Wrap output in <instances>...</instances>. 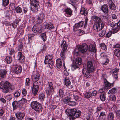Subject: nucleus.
<instances>
[{
  "mask_svg": "<svg viewBox=\"0 0 120 120\" xmlns=\"http://www.w3.org/2000/svg\"><path fill=\"white\" fill-rule=\"evenodd\" d=\"M99 117L100 118H102L103 120H108L106 117L105 113L103 111H102L101 112Z\"/></svg>",
  "mask_w": 120,
  "mask_h": 120,
  "instance_id": "nucleus-29",
  "label": "nucleus"
},
{
  "mask_svg": "<svg viewBox=\"0 0 120 120\" xmlns=\"http://www.w3.org/2000/svg\"><path fill=\"white\" fill-rule=\"evenodd\" d=\"M16 117L18 119H22L25 116L24 114L22 112H19L16 115Z\"/></svg>",
  "mask_w": 120,
  "mask_h": 120,
  "instance_id": "nucleus-28",
  "label": "nucleus"
},
{
  "mask_svg": "<svg viewBox=\"0 0 120 120\" xmlns=\"http://www.w3.org/2000/svg\"><path fill=\"white\" fill-rule=\"evenodd\" d=\"M70 100V98L69 97H67L64 98L63 100V102L64 103H68Z\"/></svg>",
  "mask_w": 120,
  "mask_h": 120,
  "instance_id": "nucleus-41",
  "label": "nucleus"
},
{
  "mask_svg": "<svg viewBox=\"0 0 120 120\" xmlns=\"http://www.w3.org/2000/svg\"><path fill=\"white\" fill-rule=\"evenodd\" d=\"M13 14V11L10 10H8L6 12V16L10 17Z\"/></svg>",
  "mask_w": 120,
  "mask_h": 120,
  "instance_id": "nucleus-40",
  "label": "nucleus"
},
{
  "mask_svg": "<svg viewBox=\"0 0 120 120\" xmlns=\"http://www.w3.org/2000/svg\"><path fill=\"white\" fill-rule=\"evenodd\" d=\"M46 92L49 98H51L52 95L54 92L53 85L51 82H49L45 87Z\"/></svg>",
  "mask_w": 120,
  "mask_h": 120,
  "instance_id": "nucleus-4",
  "label": "nucleus"
},
{
  "mask_svg": "<svg viewBox=\"0 0 120 120\" xmlns=\"http://www.w3.org/2000/svg\"><path fill=\"white\" fill-rule=\"evenodd\" d=\"M30 2L32 6L39 5V3L37 0H30Z\"/></svg>",
  "mask_w": 120,
  "mask_h": 120,
  "instance_id": "nucleus-32",
  "label": "nucleus"
},
{
  "mask_svg": "<svg viewBox=\"0 0 120 120\" xmlns=\"http://www.w3.org/2000/svg\"><path fill=\"white\" fill-rule=\"evenodd\" d=\"M20 104L22 105V106L24 104H26L27 102V100L24 98H22L21 100L19 101Z\"/></svg>",
  "mask_w": 120,
  "mask_h": 120,
  "instance_id": "nucleus-36",
  "label": "nucleus"
},
{
  "mask_svg": "<svg viewBox=\"0 0 120 120\" xmlns=\"http://www.w3.org/2000/svg\"><path fill=\"white\" fill-rule=\"evenodd\" d=\"M52 55H48L45 56L44 60V63L45 64H49V66L51 67L53 66V62L52 60Z\"/></svg>",
  "mask_w": 120,
  "mask_h": 120,
  "instance_id": "nucleus-7",
  "label": "nucleus"
},
{
  "mask_svg": "<svg viewBox=\"0 0 120 120\" xmlns=\"http://www.w3.org/2000/svg\"><path fill=\"white\" fill-rule=\"evenodd\" d=\"M7 71L4 69H1L0 70V78H3L5 77L6 76Z\"/></svg>",
  "mask_w": 120,
  "mask_h": 120,
  "instance_id": "nucleus-20",
  "label": "nucleus"
},
{
  "mask_svg": "<svg viewBox=\"0 0 120 120\" xmlns=\"http://www.w3.org/2000/svg\"><path fill=\"white\" fill-rule=\"evenodd\" d=\"M61 60L59 58L56 61V65L57 67L59 68H60L62 65Z\"/></svg>",
  "mask_w": 120,
  "mask_h": 120,
  "instance_id": "nucleus-25",
  "label": "nucleus"
},
{
  "mask_svg": "<svg viewBox=\"0 0 120 120\" xmlns=\"http://www.w3.org/2000/svg\"><path fill=\"white\" fill-rule=\"evenodd\" d=\"M108 5L110 9L113 10L116 9V7L115 4L111 0H110L108 2Z\"/></svg>",
  "mask_w": 120,
  "mask_h": 120,
  "instance_id": "nucleus-15",
  "label": "nucleus"
},
{
  "mask_svg": "<svg viewBox=\"0 0 120 120\" xmlns=\"http://www.w3.org/2000/svg\"><path fill=\"white\" fill-rule=\"evenodd\" d=\"M100 46L101 49H102L106 50L107 49V47L104 43H102L100 44Z\"/></svg>",
  "mask_w": 120,
  "mask_h": 120,
  "instance_id": "nucleus-42",
  "label": "nucleus"
},
{
  "mask_svg": "<svg viewBox=\"0 0 120 120\" xmlns=\"http://www.w3.org/2000/svg\"><path fill=\"white\" fill-rule=\"evenodd\" d=\"M40 77V75L38 73L33 75L32 76V78L35 81L33 83L32 88V92L34 96L36 95L38 91L39 86L38 82H36L38 81Z\"/></svg>",
  "mask_w": 120,
  "mask_h": 120,
  "instance_id": "nucleus-2",
  "label": "nucleus"
},
{
  "mask_svg": "<svg viewBox=\"0 0 120 120\" xmlns=\"http://www.w3.org/2000/svg\"><path fill=\"white\" fill-rule=\"evenodd\" d=\"M116 117L117 119H120V111L118 110L116 112Z\"/></svg>",
  "mask_w": 120,
  "mask_h": 120,
  "instance_id": "nucleus-51",
  "label": "nucleus"
},
{
  "mask_svg": "<svg viewBox=\"0 0 120 120\" xmlns=\"http://www.w3.org/2000/svg\"><path fill=\"white\" fill-rule=\"evenodd\" d=\"M65 84L67 86H68L70 84V80L67 78H66L65 79Z\"/></svg>",
  "mask_w": 120,
  "mask_h": 120,
  "instance_id": "nucleus-46",
  "label": "nucleus"
},
{
  "mask_svg": "<svg viewBox=\"0 0 120 120\" xmlns=\"http://www.w3.org/2000/svg\"><path fill=\"white\" fill-rule=\"evenodd\" d=\"M39 5L32 6L31 9L32 11L35 12H37L38 11V6Z\"/></svg>",
  "mask_w": 120,
  "mask_h": 120,
  "instance_id": "nucleus-34",
  "label": "nucleus"
},
{
  "mask_svg": "<svg viewBox=\"0 0 120 120\" xmlns=\"http://www.w3.org/2000/svg\"><path fill=\"white\" fill-rule=\"evenodd\" d=\"M65 112L67 115V117H69L70 120H73L74 119L79 117L80 116L81 113L80 111L77 110L75 108L67 109Z\"/></svg>",
  "mask_w": 120,
  "mask_h": 120,
  "instance_id": "nucleus-1",
  "label": "nucleus"
},
{
  "mask_svg": "<svg viewBox=\"0 0 120 120\" xmlns=\"http://www.w3.org/2000/svg\"><path fill=\"white\" fill-rule=\"evenodd\" d=\"M88 49L87 45L86 44H84L80 46L79 47L76 48L74 50L73 53L77 56L80 52L81 53H85L87 51Z\"/></svg>",
  "mask_w": 120,
  "mask_h": 120,
  "instance_id": "nucleus-3",
  "label": "nucleus"
},
{
  "mask_svg": "<svg viewBox=\"0 0 120 120\" xmlns=\"http://www.w3.org/2000/svg\"><path fill=\"white\" fill-rule=\"evenodd\" d=\"M82 63V61L81 58L79 57L75 59L74 63L79 66Z\"/></svg>",
  "mask_w": 120,
  "mask_h": 120,
  "instance_id": "nucleus-26",
  "label": "nucleus"
},
{
  "mask_svg": "<svg viewBox=\"0 0 120 120\" xmlns=\"http://www.w3.org/2000/svg\"><path fill=\"white\" fill-rule=\"evenodd\" d=\"M101 10L105 13H107L108 11V7L106 4H105L101 6Z\"/></svg>",
  "mask_w": 120,
  "mask_h": 120,
  "instance_id": "nucleus-18",
  "label": "nucleus"
},
{
  "mask_svg": "<svg viewBox=\"0 0 120 120\" xmlns=\"http://www.w3.org/2000/svg\"><path fill=\"white\" fill-rule=\"evenodd\" d=\"M45 94L43 93H42L39 94V98L41 99H43L45 98Z\"/></svg>",
  "mask_w": 120,
  "mask_h": 120,
  "instance_id": "nucleus-59",
  "label": "nucleus"
},
{
  "mask_svg": "<svg viewBox=\"0 0 120 120\" xmlns=\"http://www.w3.org/2000/svg\"><path fill=\"white\" fill-rule=\"evenodd\" d=\"M86 31H84L83 30H74V31L75 32H79V35H81L85 34L87 33L88 32H87V30H85Z\"/></svg>",
  "mask_w": 120,
  "mask_h": 120,
  "instance_id": "nucleus-45",
  "label": "nucleus"
},
{
  "mask_svg": "<svg viewBox=\"0 0 120 120\" xmlns=\"http://www.w3.org/2000/svg\"><path fill=\"white\" fill-rule=\"evenodd\" d=\"M41 36V37L42 38L43 41H45L46 40V36L45 33H44L42 34Z\"/></svg>",
  "mask_w": 120,
  "mask_h": 120,
  "instance_id": "nucleus-48",
  "label": "nucleus"
},
{
  "mask_svg": "<svg viewBox=\"0 0 120 120\" xmlns=\"http://www.w3.org/2000/svg\"><path fill=\"white\" fill-rule=\"evenodd\" d=\"M89 50L90 51H93L94 52H95L96 51V50L95 47L94 46L90 45L89 47Z\"/></svg>",
  "mask_w": 120,
  "mask_h": 120,
  "instance_id": "nucleus-43",
  "label": "nucleus"
},
{
  "mask_svg": "<svg viewBox=\"0 0 120 120\" xmlns=\"http://www.w3.org/2000/svg\"><path fill=\"white\" fill-rule=\"evenodd\" d=\"M1 84H2V85L0 86V87L3 90V92L4 93L8 92L11 86L9 82L8 81H6L4 83L2 82Z\"/></svg>",
  "mask_w": 120,
  "mask_h": 120,
  "instance_id": "nucleus-6",
  "label": "nucleus"
},
{
  "mask_svg": "<svg viewBox=\"0 0 120 120\" xmlns=\"http://www.w3.org/2000/svg\"><path fill=\"white\" fill-rule=\"evenodd\" d=\"M3 24L6 26H9L11 25L10 22L6 21H4L3 22Z\"/></svg>",
  "mask_w": 120,
  "mask_h": 120,
  "instance_id": "nucleus-64",
  "label": "nucleus"
},
{
  "mask_svg": "<svg viewBox=\"0 0 120 120\" xmlns=\"http://www.w3.org/2000/svg\"><path fill=\"white\" fill-rule=\"evenodd\" d=\"M9 3V0H2V5L3 7H6L8 5Z\"/></svg>",
  "mask_w": 120,
  "mask_h": 120,
  "instance_id": "nucleus-31",
  "label": "nucleus"
},
{
  "mask_svg": "<svg viewBox=\"0 0 120 120\" xmlns=\"http://www.w3.org/2000/svg\"><path fill=\"white\" fill-rule=\"evenodd\" d=\"M116 99V98L114 95H112L110 96L109 100L111 101H115Z\"/></svg>",
  "mask_w": 120,
  "mask_h": 120,
  "instance_id": "nucleus-57",
  "label": "nucleus"
},
{
  "mask_svg": "<svg viewBox=\"0 0 120 120\" xmlns=\"http://www.w3.org/2000/svg\"><path fill=\"white\" fill-rule=\"evenodd\" d=\"M39 104L37 101H33L31 103V105L32 108L35 110Z\"/></svg>",
  "mask_w": 120,
  "mask_h": 120,
  "instance_id": "nucleus-27",
  "label": "nucleus"
},
{
  "mask_svg": "<svg viewBox=\"0 0 120 120\" xmlns=\"http://www.w3.org/2000/svg\"><path fill=\"white\" fill-rule=\"evenodd\" d=\"M87 120H93V117L91 114H88L86 116Z\"/></svg>",
  "mask_w": 120,
  "mask_h": 120,
  "instance_id": "nucleus-53",
  "label": "nucleus"
},
{
  "mask_svg": "<svg viewBox=\"0 0 120 120\" xmlns=\"http://www.w3.org/2000/svg\"><path fill=\"white\" fill-rule=\"evenodd\" d=\"M90 70H88V69L86 68L83 69L82 71V73L84 76L87 78H89L90 76V73L92 72V71H90Z\"/></svg>",
  "mask_w": 120,
  "mask_h": 120,
  "instance_id": "nucleus-12",
  "label": "nucleus"
},
{
  "mask_svg": "<svg viewBox=\"0 0 120 120\" xmlns=\"http://www.w3.org/2000/svg\"><path fill=\"white\" fill-rule=\"evenodd\" d=\"M34 110L38 112H40L42 111V107L40 104H39Z\"/></svg>",
  "mask_w": 120,
  "mask_h": 120,
  "instance_id": "nucleus-35",
  "label": "nucleus"
},
{
  "mask_svg": "<svg viewBox=\"0 0 120 120\" xmlns=\"http://www.w3.org/2000/svg\"><path fill=\"white\" fill-rule=\"evenodd\" d=\"M54 26L52 23L50 22H48L45 25V29L49 30L52 29Z\"/></svg>",
  "mask_w": 120,
  "mask_h": 120,
  "instance_id": "nucleus-21",
  "label": "nucleus"
},
{
  "mask_svg": "<svg viewBox=\"0 0 120 120\" xmlns=\"http://www.w3.org/2000/svg\"><path fill=\"white\" fill-rule=\"evenodd\" d=\"M114 53L116 56L119 57L120 55V48L116 49L114 50Z\"/></svg>",
  "mask_w": 120,
  "mask_h": 120,
  "instance_id": "nucleus-33",
  "label": "nucleus"
},
{
  "mask_svg": "<svg viewBox=\"0 0 120 120\" xmlns=\"http://www.w3.org/2000/svg\"><path fill=\"white\" fill-rule=\"evenodd\" d=\"M23 40H20L18 41L19 47L18 49L19 51H21L23 47Z\"/></svg>",
  "mask_w": 120,
  "mask_h": 120,
  "instance_id": "nucleus-23",
  "label": "nucleus"
},
{
  "mask_svg": "<svg viewBox=\"0 0 120 120\" xmlns=\"http://www.w3.org/2000/svg\"><path fill=\"white\" fill-rule=\"evenodd\" d=\"M65 15L68 17H70L72 14V10L69 8H67L65 10Z\"/></svg>",
  "mask_w": 120,
  "mask_h": 120,
  "instance_id": "nucleus-16",
  "label": "nucleus"
},
{
  "mask_svg": "<svg viewBox=\"0 0 120 120\" xmlns=\"http://www.w3.org/2000/svg\"><path fill=\"white\" fill-rule=\"evenodd\" d=\"M80 13L82 15L86 16L88 13L87 9H85L83 7H82L80 10Z\"/></svg>",
  "mask_w": 120,
  "mask_h": 120,
  "instance_id": "nucleus-22",
  "label": "nucleus"
},
{
  "mask_svg": "<svg viewBox=\"0 0 120 120\" xmlns=\"http://www.w3.org/2000/svg\"><path fill=\"white\" fill-rule=\"evenodd\" d=\"M30 79L29 78H27L26 79V80L25 86H28L30 85Z\"/></svg>",
  "mask_w": 120,
  "mask_h": 120,
  "instance_id": "nucleus-55",
  "label": "nucleus"
},
{
  "mask_svg": "<svg viewBox=\"0 0 120 120\" xmlns=\"http://www.w3.org/2000/svg\"><path fill=\"white\" fill-rule=\"evenodd\" d=\"M45 15L43 13H41L37 16V22L38 24H41L44 19Z\"/></svg>",
  "mask_w": 120,
  "mask_h": 120,
  "instance_id": "nucleus-8",
  "label": "nucleus"
},
{
  "mask_svg": "<svg viewBox=\"0 0 120 120\" xmlns=\"http://www.w3.org/2000/svg\"><path fill=\"white\" fill-rule=\"evenodd\" d=\"M68 3L70 4L73 6H74L75 4L73 0H67Z\"/></svg>",
  "mask_w": 120,
  "mask_h": 120,
  "instance_id": "nucleus-62",
  "label": "nucleus"
},
{
  "mask_svg": "<svg viewBox=\"0 0 120 120\" xmlns=\"http://www.w3.org/2000/svg\"><path fill=\"white\" fill-rule=\"evenodd\" d=\"M12 105L13 110L15 109L18 108H22V105L20 104L19 101H14L12 103Z\"/></svg>",
  "mask_w": 120,
  "mask_h": 120,
  "instance_id": "nucleus-10",
  "label": "nucleus"
},
{
  "mask_svg": "<svg viewBox=\"0 0 120 120\" xmlns=\"http://www.w3.org/2000/svg\"><path fill=\"white\" fill-rule=\"evenodd\" d=\"M114 115L112 112L109 113L107 116V119L109 120H112L114 118Z\"/></svg>",
  "mask_w": 120,
  "mask_h": 120,
  "instance_id": "nucleus-30",
  "label": "nucleus"
},
{
  "mask_svg": "<svg viewBox=\"0 0 120 120\" xmlns=\"http://www.w3.org/2000/svg\"><path fill=\"white\" fill-rule=\"evenodd\" d=\"M68 104L69 105L72 106H75L76 104V103L75 102L71 101H69Z\"/></svg>",
  "mask_w": 120,
  "mask_h": 120,
  "instance_id": "nucleus-52",
  "label": "nucleus"
},
{
  "mask_svg": "<svg viewBox=\"0 0 120 120\" xmlns=\"http://www.w3.org/2000/svg\"><path fill=\"white\" fill-rule=\"evenodd\" d=\"M90 71L93 72L94 71V68L93 62L90 61L87 62V69Z\"/></svg>",
  "mask_w": 120,
  "mask_h": 120,
  "instance_id": "nucleus-9",
  "label": "nucleus"
},
{
  "mask_svg": "<svg viewBox=\"0 0 120 120\" xmlns=\"http://www.w3.org/2000/svg\"><path fill=\"white\" fill-rule=\"evenodd\" d=\"M91 18L95 22V23H100L102 22L101 19L97 16H93L91 17Z\"/></svg>",
  "mask_w": 120,
  "mask_h": 120,
  "instance_id": "nucleus-11",
  "label": "nucleus"
},
{
  "mask_svg": "<svg viewBox=\"0 0 120 120\" xmlns=\"http://www.w3.org/2000/svg\"><path fill=\"white\" fill-rule=\"evenodd\" d=\"M61 46L62 49L61 52L60 56L61 57L62 60H65L66 59L65 52L68 47L67 44L66 43L65 41H63L61 45Z\"/></svg>",
  "mask_w": 120,
  "mask_h": 120,
  "instance_id": "nucleus-5",
  "label": "nucleus"
},
{
  "mask_svg": "<svg viewBox=\"0 0 120 120\" xmlns=\"http://www.w3.org/2000/svg\"><path fill=\"white\" fill-rule=\"evenodd\" d=\"M41 24H38L37 22L35 24L32 28V30H41L42 26Z\"/></svg>",
  "mask_w": 120,
  "mask_h": 120,
  "instance_id": "nucleus-17",
  "label": "nucleus"
},
{
  "mask_svg": "<svg viewBox=\"0 0 120 120\" xmlns=\"http://www.w3.org/2000/svg\"><path fill=\"white\" fill-rule=\"evenodd\" d=\"M92 95V93L90 92H87L85 94V97L87 98L90 97Z\"/></svg>",
  "mask_w": 120,
  "mask_h": 120,
  "instance_id": "nucleus-44",
  "label": "nucleus"
},
{
  "mask_svg": "<svg viewBox=\"0 0 120 120\" xmlns=\"http://www.w3.org/2000/svg\"><path fill=\"white\" fill-rule=\"evenodd\" d=\"M119 69L116 68L115 71L113 72L112 74L113 75L114 77L116 79H117V72L118 71Z\"/></svg>",
  "mask_w": 120,
  "mask_h": 120,
  "instance_id": "nucleus-38",
  "label": "nucleus"
},
{
  "mask_svg": "<svg viewBox=\"0 0 120 120\" xmlns=\"http://www.w3.org/2000/svg\"><path fill=\"white\" fill-rule=\"evenodd\" d=\"M104 82L105 85L104 87H105V88L104 87L105 89L106 88L107 89H109L112 86V85L108 82L107 80L105 79Z\"/></svg>",
  "mask_w": 120,
  "mask_h": 120,
  "instance_id": "nucleus-19",
  "label": "nucleus"
},
{
  "mask_svg": "<svg viewBox=\"0 0 120 120\" xmlns=\"http://www.w3.org/2000/svg\"><path fill=\"white\" fill-rule=\"evenodd\" d=\"M20 94L18 91H16L15 92L14 94L15 97H18L20 95Z\"/></svg>",
  "mask_w": 120,
  "mask_h": 120,
  "instance_id": "nucleus-61",
  "label": "nucleus"
},
{
  "mask_svg": "<svg viewBox=\"0 0 120 120\" xmlns=\"http://www.w3.org/2000/svg\"><path fill=\"white\" fill-rule=\"evenodd\" d=\"M103 90L102 89H101L99 90L100 92L101 93L100 95V98L101 100L102 101H104L105 100L106 98L105 96V93L102 91Z\"/></svg>",
  "mask_w": 120,
  "mask_h": 120,
  "instance_id": "nucleus-13",
  "label": "nucleus"
},
{
  "mask_svg": "<svg viewBox=\"0 0 120 120\" xmlns=\"http://www.w3.org/2000/svg\"><path fill=\"white\" fill-rule=\"evenodd\" d=\"M17 57L19 60L20 61V62L22 63L24 61V57L21 52H18Z\"/></svg>",
  "mask_w": 120,
  "mask_h": 120,
  "instance_id": "nucleus-14",
  "label": "nucleus"
},
{
  "mask_svg": "<svg viewBox=\"0 0 120 120\" xmlns=\"http://www.w3.org/2000/svg\"><path fill=\"white\" fill-rule=\"evenodd\" d=\"M79 65L74 63L72 66V68L73 70L77 68H79Z\"/></svg>",
  "mask_w": 120,
  "mask_h": 120,
  "instance_id": "nucleus-54",
  "label": "nucleus"
},
{
  "mask_svg": "<svg viewBox=\"0 0 120 120\" xmlns=\"http://www.w3.org/2000/svg\"><path fill=\"white\" fill-rule=\"evenodd\" d=\"M22 93L23 95L25 96L27 94V92L25 89L23 88L22 90Z\"/></svg>",
  "mask_w": 120,
  "mask_h": 120,
  "instance_id": "nucleus-58",
  "label": "nucleus"
},
{
  "mask_svg": "<svg viewBox=\"0 0 120 120\" xmlns=\"http://www.w3.org/2000/svg\"><path fill=\"white\" fill-rule=\"evenodd\" d=\"M15 11L18 13H21L22 12V8L19 6L16 7L15 8Z\"/></svg>",
  "mask_w": 120,
  "mask_h": 120,
  "instance_id": "nucleus-37",
  "label": "nucleus"
},
{
  "mask_svg": "<svg viewBox=\"0 0 120 120\" xmlns=\"http://www.w3.org/2000/svg\"><path fill=\"white\" fill-rule=\"evenodd\" d=\"M5 61L8 64H10L12 61V58L10 56H7L5 59Z\"/></svg>",
  "mask_w": 120,
  "mask_h": 120,
  "instance_id": "nucleus-39",
  "label": "nucleus"
},
{
  "mask_svg": "<svg viewBox=\"0 0 120 120\" xmlns=\"http://www.w3.org/2000/svg\"><path fill=\"white\" fill-rule=\"evenodd\" d=\"M22 70V68L20 66H17L15 68L14 71L16 74L19 73H21Z\"/></svg>",
  "mask_w": 120,
  "mask_h": 120,
  "instance_id": "nucleus-24",
  "label": "nucleus"
},
{
  "mask_svg": "<svg viewBox=\"0 0 120 120\" xmlns=\"http://www.w3.org/2000/svg\"><path fill=\"white\" fill-rule=\"evenodd\" d=\"M15 54V51L13 49H11L10 51V54L11 55H13V56L14 57Z\"/></svg>",
  "mask_w": 120,
  "mask_h": 120,
  "instance_id": "nucleus-63",
  "label": "nucleus"
},
{
  "mask_svg": "<svg viewBox=\"0 0 120 120\" xmlns=\"http://www.w3.org/2000/svg\"><path fill=\"white\" fill-rule=\"evenodd\" d=\"M28 11L27 8L26 7H23L22 8V13L26 14Z\"/></svg>",
  "mask_w": 120,
  "mask_h": 120,
  "instance_id": "nucleus-60",
  "label": "nucleus"
},
{
  "mask_svg": "<svg viewBox=\"0 0 120 120\" xmlns=\"http://www.w3.org/2000/svg\"><path fill=\"white\" fill-rule=\"evenodd\" d=\"M81 96L75 95H74V98L76 101H80L81 99Z\"/></svg>",
  "mask_w": 120,
  "mask_h": 120,
  "instance_id": "nucleus-50",
  "label": "nucleus"
},
{
  "mask_svg": "<svg viewBox=\"0 0 120 120\" xmlns=\"http://www.w3.org/2000/svg\"><path fill=\"white\" fill-rule=\"evenodd\" d=\"M81 29H80L79 24L78 23L77 24H75L74 26V30H80Z\"/></svg>",
  "mask_w": 120,
  "mask_h": 120,
  "instance_id": "nucleus-49",
  "label": "nucleus"
},
{
  "mask_svg": "<svg viewBox=\"0 0 120 120\" xmlns=\"http://www.w3.org/2000/svg\"><path fill=\"white\" fill-rule=\"evenodd\" d=\"M116 91V90L115 88H112L108 92V94H113L115 93Z\"/></svg>",
  "mask_w": 120,
  "mask_h": 120,
  "instance_id": "nucleus-47",
  "label": "nucleus"
},
{
  "mask_svg": "<svg viewBox=\"0 0 120 120\" xmlns=\"http://www.w3.org/2000/svg\"><path fill=\"white\" fill-rule=\"evenodd\" d=\"M12 96L11 95H8L5 97V98L8 101H10L12 99Z\"/></svg>",
  "mask_w": 120,
  "mask_h": 120,
  "instance_id": "nucleus-56",
  "label": "nucleus"
}]
</instances>
